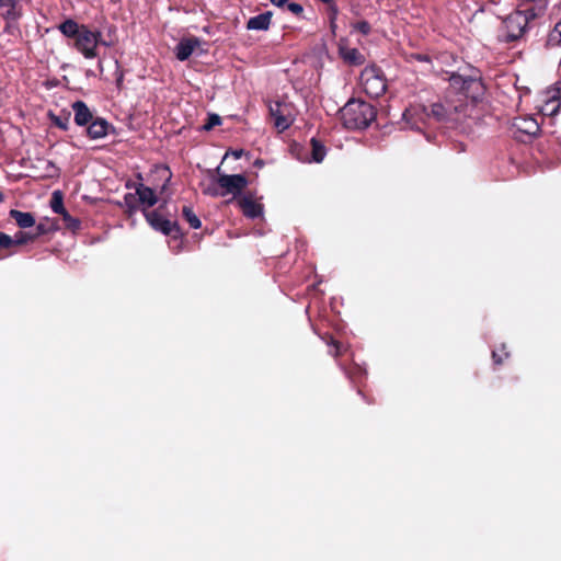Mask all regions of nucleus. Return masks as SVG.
<instances>
[{
  "mask_svg": "<svg viewBox=\"0 0 561 561\" xmlns=\"http://www.w3.org/2000/svg\"><path fill=\"white\" fill-rule=\"evenodd\" d=\"M329 345H332L334 347V351L331 352V354L335 357L341 355V343L336 340H334L332 336H330V341L328 342Z\"/></svg>",
  "mask_w": 561,
  "mask_h": 561,
  "instance_id": "c9c22d12",
  "label": "nucleus"
},
{
  "mask_svg": "<svg viewBox=\"0 0 561 561\" xmlns=\"http://www.w3.org/2000/svg\"><path fill=\"white\" fill-rule=\"evenodd\" d=\"M263 164H264V162H263V160H261V159H257V160H255V162H254V165H255V167H259V168L263 167Z\"/></svg>",
  "mask_w": 561,
  "mask_h": 561,
  "instance_id": "a18cd8bd",
  "label": "nucleus"
},
{
  "mask_svg": "<svg viewBox=\"0 0 561 561\" xmlns=\"http://www.w3.org/2000/svg\"><path fill=\"white\" fill-rule=\"evenodd\" d=\"M3 201V194L0 192V203Z\"/></svg>",
  "mask_w": 561,
  "mask_h": 561,
  "instance_id": "de8ad7c7",
  "label": "nucleus"
},
{
  "mask_svg": "<svg viewBox=\"0 0 561 561\" xmlns=\"http://www.w3.org/2000/svg\"><path fill=\"white\" fill-rule=\"evenodd\" d=\"M203 194L211 197H222L221 188L218 185L217 178L207 187L203 188Z\"/></svg>",
  "mask_w": 561,
  "mask_h": 561,
  "instance_id": "bb28decb",
  "label": "nucleus"
},
{
  "mask_svg": "<svg viewBox=\"0 0 561 561\" xmlns=\"http://www.w3.org/2000/svg\"><path fill=\"white\" fill-rule=\"evenodd\" d=\"M244 151L242 149L240 150H232L231 154L234 157V159H239L243 156Z\"/></svg>",
  "mask_w": 561,
  "mask_h": 561,
  "instance_id": "37998d69",
  "label": "nucleus"
},
{
  "mask_svg": "<svg viewBox=\"0 0 561 561\" xmlns=\"http://www.w3.org/2000/svg\"><path fill=\"white\" fill-rule=\"evenodd\" d=\"M237 204L242 211L243 216L250 219L259 218L263 215V205L254 201L251 192L243 194L237 199Z\"/></svg>",
  "mask_w": 561,
  "mask_h": 561,
  "instance_id": "9b49d317",
  "label": "nucleus"
},
{
  "mask_svg": "<svg viewBox=\"0 0 561 561\" xmlns=\"http://www.w3.org/2000/svg\"><path fill=\"white\" fill-rule=\"evenodd\" d=\"M528 26V16L522 12L516 11L510 14L504 20L505 31L501 35V41L504 43H513L518 41L526 32Z\"/></svg>",
  "mask_w": 561,
  "mask_h": 561,
  "instance_id": "6e6552de",
  "label": "nucleus"
},
{
  "mask_svg": "<svg viewBox=\"0 0 561 561\" xmlns=\"http://www.w3.org/2000/svg\"><path fill=\"white\" fill-rule=\"evenodd\" d=\"M448 81L450 89L457 94V99H461L466 104H468V100L476 103L484 93V85L481 79L476 76H462L453 72ZM470 106L473 107V104Z\"/></svg>",
  "mask_w": 561,
  "mask_h": 561,
  "instance_id": "20e7f679",
  "label": "nucleus"
},
{
  "mask_svg": "<svg viewBox=\"0 0 561 561\" xmlns=\"http://www.w3.org/2000/svg\"><path fill=\"white\" fill-rule=\"evenodd\" d=\"M327 156V148L323 142L316 137L310 139V154L311 162L321 163Z\"/></svg>",
  "mask_w": 561,
  "mask_h": 561,
  "instance_id": "f3484780",
  "label": "nucleus"
},
{
  "mask_svg": "<svg viewBox=\"0 0 561 561\" xmlns=\"http://www.w3.org/2000/svg\"><path fill=\"white\" fill-rule=\"evenodd\" d=\"M561 107L560 99L556 95H553L551 99H549L545 106L542 107V112L547 115H556Z\"/></svg>",
  "mask_w": 561,
  "mask_h": 561,
  "instance_id": "393cba45",
  "label": "nucleus"
},
{
  "mask_svg": "<svg viewBox=\"0 0 561 561\" xmlns=\"http://www.w3.org/2000/svg\"><path fill=\"white\" fill-rule=\"evenodd\" d=\"M472 106L466 104L461 99L446 98L444 102L433 103L428 107L421 104L410 105L404 110L402 117L412 129H419L417 123L424 117L451 128H458L470 116Z\"/></svg>",
  "mask_w": 561,
  "mask_h": 561,
  "instance_id": "f257e3e1",
  "label": "nucleus"
},
{
  "mask_svg": "<svg viewBox=\"0 0 561 561\" xmlns=\"http://www.w3.org/2000/svg\"><path fill=\"white\" fill-rule=\"evenodd\" d=\"M53 122H54V124L56 126H58L61 129H67L68 128V118L67 117L61 118V117H58V116H53Z\"/></svg>",
  "mask_w": 561,
  "mask_h": 561,
  "instance_id": "e433bc0d",
  "label": "nucleus"
},
{
  "mask_svg": "<svg viewBox=\"0 0 561 561\" xmlns=\"http://www.w3.org/2000/svg\"><path fill=\"white\" fill-rule=\"evenodd\" d=\"M72 39L76 48L83 54L85 58L96 57V47L101 42V33L90 31L85 26H79L72 21Z\"/></svg>",
  "mask_w": 561,
  "mask_h": 561,
  "instance_id": "39448f33",
  "label": "nucleus"
},
{
  "mask_svg": "<svg viewBox=\"0 0 561 561\" xmlns=\"http://www.w3.org/2000/svg\"><path fill=\"white\" fill-rule=\"evenodd\" d=\"M321 2L325 3V4H329L331 3L333 0H320Z\"/></svg>",
  "mask_w": 561,
  "mask_h": 561,
  "instance_id": "49530a36",
  "label": "nucleus"
},
{
  "mask_svg": "<svg viewBox=\"0 0 561 561\" xmlns=\"http://www.w3.org/2000/svg\"><path fill=\"white\" fill-rule=\"evenodd\" d=\"M50 207L54 213L62 215L66 228L70 227V215L64 206V195L60 191H55L50 198Z\"/></svg>",
  "mask_w": 561,
  "mask_h": 561,
  "instance_id": "dca6fc26",
  "label": "nucleus"
},
{
  "mask_svg": "<svg viewBox=\"0 0 561 561\" xmlns=\"http://www.w3.org/2000/svg\"><path fill=\"white\" fill-rule=\"evenodd\" d=\"M216 172L218 174L217 182L221 188L222 197L232 195V198L228 201V203L242 196V192L249 184V181L244 174H221L220 167L216 169Z\"/></svg>",
  "mask_w": 561,
  "mask_h": 561,
  "instance_id": "423d86ee",
  "label": "nucleus"
},
{
  "mask_svg": "<svg viewBox=\"0 0 561 561\" xmlns=\"http://www.w3.org/2000/svg\"><path fill=\"white\" fill-rule=\"evenodd\" d=\"M10 218L14 219L16 225L22 228H31L35 225V218L31 213H24L18 209H11Z\"/></svg>",
  "mask_w": 561,
  "mask_h": 561,
  "instance_id": "6ab92c4d",
  "label": "nucleus"
},
{
  "mask_svg": "<svg viewBox=\"0 0 561 561\" xmlns=\"http://www.w3.org/2000/svg\"><path fill=\"white\" fill-rule=\"evenodd\" d=\"M270 1L275 7L282 8L287 3L288 0H270Z\"/></svg>",
  "mask_w": 561,
  "mask_h": 561,
  "instance_id": "ea45409f",
  "label": "nucleus"
},
{
  "mask_svg": "<svg viewBox=\"0 0 561 561\" xmlns=\"http://www.w3.org/2000/svg\"><path fill=\"white\" fill-rule=\"evenodd\" d=\"M508 356L510 353L506 351V346L504 344H502L500 350L492 352V358L495 365H501Z\"/></svg>",
  "mask_w": 561,
  "mask_h": 561,
  "instance_id": "c756f323",
  "label": "nucleus"
},
{
  "mask_svg": "<svg viewBox=\"0 0 561 561\" xmlns=\"http://www.w3.org/2000/svg\"><path fill=\"white\" fill-rule=\"evenodd\" d=\"M268 110L270 115L274 118V125L276 128L283 131L291 125L293 119L286 104L276 101L270 104Z\"/></svg>",
  "mask_w": 561,
  "mask_h": 561,
  "instance_id": "f8f14e48",
  "label": "nucleus"
},
{
  "mask_svg": "<svg viewBox=\"0 0 561 561\" xmlns=\"http://www.w3.org/2000/svg\"><path fill=\"white\" fill-rule=\"evenodd\" d=\"M182 217L187 221L191 228L199 229L202 226V221L194 213L193 208L190 206H183L182 208Z\"/></svg>",
  "mask_w": 561,
  "mask_h": 561,
  "instance_id": "412c9836",
  "label": "nucleus"
},
{
  "mask_svg": "<svg viewBox=\"0 0 561 561\" xmlns=\"http://www.w3.org/2000/svg\"><path fill=\"white\" fill-rule=\"evenodd\" d=\"M330 22V30L332 32V34H335V31H336V20H329Z\"/></svg>",
  "mask_w": 561,
  "mask_h": 561,
  "instance_id": "c03bdc74",
  "label": "nucleus"
},
{
  "mask_svg": "<svg viewBox=\"0 0 561 561\" xmlns=\"http://www.w3.org/2000/svg\"><path fill=\"white\" fill-rule=\"evenodd\" d=\"M561 46V20L556 23L554 27L549 32L546 41V47L553 48Z\"/></svg>",
  "mask_w": 561,
  "mask_h": 561,
  "instance_id": "aec40b11",
  "label": "nucleus"
},
{
  "mask_svg": "<svg viewBox=\"0 0 561 561\" xmlns=\"http://www.w3.org/2000/svg\"><path fill=\"white\" fill-rule=\"evenodd\" d=\"M290 150L291 153L295 154L296 158L301 162H311V160H309V151L304 146L295 142L291 145Z\"/></svg>",
  "mask_w": 561,
  "mask_h": 561,
  "instance_id": "a878e982",
  "label": "nucleus"
},
{
  "mask_svg": "<svg viewBox=\"0 0 561 561\" xmlns=\"http://www.w3.org/2000/svg\"><path fill=\"white\" fill-rule=\"evenodd\" d=\"M123 80H124V75L121 71V72H118V76L116 78V85H117L118 89H122Z\"/></svg>",
  "mask_w": 561,
  "mask_h": 561,
  "instance_id": "a19ab883",
  "label": "nucleus"
},
{
  "mask_svg": "<svg viewBox=\"0 0 561 561\" xmlns=\"http://www.w3.org/2000/svg\"><path fill=\"white\" fill-rule=\"evenodd\" d=\"M57 229H59V227L57 225V220L46 219L45 221H41L36 226V232L34 234H36V238H37L42 234H46V233L57 230Z\"/></svg>",
  "mask_w": 561,
  "mask_h": 561,
  "instance_id": "5701e85b",
  "label": "nucleus"
},
{
  "mask_svg": "<svg viewBox=\"0 0 561 561\" xmlns=\"http://www.w3.org/2000/svg\"><path fill=\"white\" fill-rule=\"evenodd\" d=\"M339 15V8L334 0L328 4V16L329 20H336Z\"/></svg>",
  "mask_w": 561,
  "mask_h": 561,
  "instance_id": "72a5a7b5",
  "label": "nucleus"
},
{
  "mask_svg": "<svg viewBox=\"0 0 561 561\" xmlns=\"http://www.w3.org/2000/svg\"><path fill=\"white\" fill-rule=\"evenodd\" d=\"M339 54L351 66H360L365 62V56L357 48L340 45Z\"/></svg>",
  "mask_w": 561,
  "mask_h": 561,
  "instance_id": "2eb2a0df",
  "label": "nucleus"
},
{
  "mask_svg": "<svg viewBox=\"0 0 561 561\" xmlns=\"http://www.w3.org/2000/svg\"><path fill=\"white\" fill-rule=\"evenodd\" d=\"M136 192H137L138 199H139L140 204H142V205H147L148 207H151V206L156 205V203L158 202L154 191L149 186L139 184L136 187Z\"/></svg>",
  "mask_w": 561,
  "mask_h": 561,
  "instance_id": "a211bd4d",
  "label": "nucleus"
},
{
  "mask_svg": "<svg viewBox=\"0 0 561 561\" xmlns=\"http://www.w3.org/2000/svg\"><path fill=\"white\" fill-rule=\"evenodd\" d=\"M2 16L8 23L14 22L21 16V10L18 4H14V7H8V10L2 14Z\"/></svg>",
  "mask_w": 561,
  "mask_h": 561,
  "instance_id": "cd10ccee",
  "label": "nucleus"
},
{
  "mask_svg": "<svg viewBox=\"0 0 561 561\" xmlns=\"http://www.w3.org/2000/svg\"><path fill=\"white\" fill-rule=\"evenodd\" d=\"M273 18L272 11H266L255 16H252L247 22V30L249 31H267L271 26Z\"/></svg>",
  "mask_w": 561,
  "mask_h": 561,
  "instance_id": "4468645a",
  "label": "nucleus"
},
{
  "mask_svg": "<svg viewBox=\"0 0 561 561\" xmlns=\"http://www.w3.org/2000/svg\"><path fill=\"white\" fill-rule=\"evenodd\" d=\"M20 0H0V8L1 7H14V4H19Z\"/></svg>",
  "mask_w": 561,
  "mask_h": 561,
  "instance_id": "58836bf2",
  "label": "nucleus"
},
{
  "mask_svg": "<svg viewBox=\"0 0 561 561\" xmlns=\"http://www.w3.org/2000/svg\"><path fill=\"white\" fill-rule=\"evenodd\" d=\"M221 124V117L217 114H209L207 117V122L204 124L203 128L205 130H211L214 127Z\"/></svg>",
  "mask_w": 561,
  "mask_h": 561,
  "instance_id": "7c9ffc66",
  "label": "nucleus"
},
{
  "mask_svg": "<svg viewBox=\"0 0 561 561\" xmlns=\"http://www.w3.org/2000/svg\"><path fill=\"white\" fill-rule=\"evenodd\" d=\"M201 46V39L195 36L183 37L174 48L175 57L180 61L187 60L193 51Z\"/></svg>",
  "mask_w": 561,
  "mask_h": 561,
  "instance_id": "ddd939ff",
  "label": "nucleus"
},
{
  "mask_svg": "<svg viewBox=\"0 0 561 561\" xmlns=\"http://www.w3.org/2000/svg\"><path fill=\"white\" fill-rule=\"evenodd\" d=\"M287 9L295 15L299 16L304 12V8L301 4L297 2H290L287 4Z\"/></svg>",
  "mask_w": 561,
  "mask_h": 561,
  "instance_id": "f704fd0d",
  "label": "nucleus"
},
{
  "mask_svg": "<svg viewBox=\"0 0 561 561\" xmlns=\"http://www.w3.org/2000/svg\"><path fill=\"white\" fill-rule=\"evenodd\" d=\"M81 226V221L77 218L72 217V232H75L77 229H79Z\"/></svg>",
  "mask_w": 561,
  "mask_h": 561,
  "instance_id": "79ce46f5",
  "label": "nucleus"
},
{
  "mask_svg": "<svg viewBox=\"0 0 561 561\" xmlns=\"http://www.w3.org/2000/svg\"><path fill=\"white\" fill-rule=\"evenodd\" d=\"M407 61L408 62L419 61V62H426L428 65H432V57L428 54L411 53V54L407 55Z\"/></svg>",
  "mask_w": 561,
  "mask_h": 561,
  "instance_id": "c85d7f7f",
  "label": "nucleus"
},
{
  "mask_svg": "<svg viewBox=\"0 0 561 561\" xmlns=\"http://www.w3.org/2000/svg\"><path fill=\"white\" fill-rule=\"evenodd\" d=\"M72 111L75 113V123L78 126L85 127V135L90 139H99L107 135L108 122L105 118L94 116L93 112L83 101L73 102Z\"/></svg>",
  "mask_w": 561,
  "mask_h": 561,
  "instance_id": "7ed1b4c3",
  "label": "nucleus"
},
{
  "mask_svg": "<svg viewBox=\"0 0 561 561\" xmlns=\"http://www.w3.org/2000/svg\"><path fill=\"white\" fill-rule=\"evenodd\" d=\"M13 247L12 237L0 231V250L11 249Z\"/></svg>",
  "mask_w": 561,
  "mask_h": 561,
  "instance_id": "473e14b6",
  "label": "nucleus"
},
{
  "mask_svg": "<svg viewBox=\"0 0 561 561\" xmlns=\"http://www.w3.org/2000/svg\"><path fill=\"white\" fill-rule=\"evenodd\" d=\"M376 117L377 110L366 101L351 99L341 108V121L347 129H365Z\"/></svg>",
  "mask_w": 561,
  "mask_h": 561,
  "instance_id": "f03ea898",
  "label": "nucleus"
},
{
  "mask_svg": "<svg viewBox=\"0 0 561 561\" xmlns=\"http://www.w3.org/2000/svg\"><path fill=\"white\" fill-rule=\"evenodd\" d=\"M514 137L527 142L540 133V125L530 116L516 117L513 122Z\"/></svg>",
  "mask_w": 561,
  "mask_h": 561,
  "instance_id": "1a4fd4ad",
  "label": "nucleus"
},
{
  "mask_svg": "<svg viewBox=\"0 0 561 561\" xmlns=\"http://www.w3.org/2000/svg\"><path fill=\"white\" fill-rule=\"evenodd\" d=\"M140 204L137 192L135 194L127 193L124 196V205L126 207V213L131 216L134 213L137 211L138 205Z\"/></svg>",
  "mask_w": 561,
  "mask_h": 561,
  "instance_id": "4be33fe9",
  "label": "nucleus"
},
{
  "mask_svg": "<svg viewBox=\"0 0 561 561\" xmlns=\"http://www.w3.org/2000/svg\"><path fill=\"white\" fill-rule=\"evenodd\" d=\"M59 30L61 31V33L67 36V37H70V19H66L60 25H59Z\"/></svg>",
  "mask_w": 561,
  "mask_h": 561,
  "instance_id": "4c0bfd02",
  "label": "nucleus"
},
{
  "mask_svg": "<svg viewBox=\"0 0 561 561\" xmlns=\"http://www.w3.org/2000/svg\"><path fill=\"white\" fill-rule=\"evenodd\" d=\"M353 28L363 35H368L371 32V25L365 20L354 23Z\"/></svg>",
  "mask_w": 561,
  "mask_h": 561,
  "instance_id": "2f4dec72",
  "label": "nucleus"
},
{
  "mask_svg": "<svg viewBox=\"0 0 561 561\" xmlns=\"http://www.w3.org/2000/svg\"><path fill=\"white\" fill-rule=\"evenodd\" d=\"M36 239V234L27 232V231H18L14 237H12L13 240V247L14 245H24L30 242H33Z\"/></svg>",
  "mask_w": 561,
  "mask_h": 561,
  "instance_id": "b1692460",
  "label": "nucleus"
},
{
  "mask_svg": "<svg viewBox=\"0 0 561 561\" xmlns=\"http://www.w3.org/2000/svg\"><path fill=\"white\" fill-rule=\"evenodd\" d=\"M144 215L148 221V224L157 231L162 232L165 236H175V233H180V227L176 221H171L165 219L160 209L146 210L144 209Z\"/></svg>",
  "mask_w": 561,
  "mask_h": 561,
  "instance_id": "9d476101",
  "label": "nucleus"
},
{
  "mask_svg": "<svg viewBox=\"0 0 561 561\" xmlns=\"http://www.w3.org/2000/svg\"><path fill=\"white\" fill-rule=\"evenodd\" d=\"M364 91L371 98L381 96L387 90V80L377 67H367L360 75Z\"/></svg>",
  "mask_w": 561,
  "mask_h": 561,
  "instance_id": "0eeeda50",
  "label": "nucleus"
}]
</instances>
